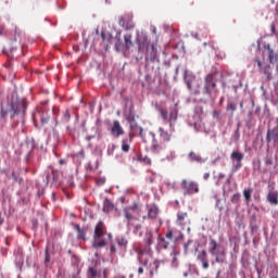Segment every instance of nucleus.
Wrapping results in <instances>:
<instances>
[{"label":"nucleus","mask_w":278,"mask_h":278,"mask_svg":"<svg viewBox=\"0 0 278 278\" xmlns=\"http://www.w3.org/2000/svg\"><path fill=\"white\" fill-rule=\"evenodd\" d=\"M267 201L270 205H278V192L269 191L267 194Z\"/></svg>","instance_id":"4be33fe9"},{"label":"nucleus","mask_w":278,"mask_h":278,"mask_svg":"<svg viewBox=\"0 0 278 278\" xmlns=\"http://www.w3.org/2000/svg\"><path fill=\"white\" fill-rule=\"evenodd\" d=\"M92 138H93V137H91V136H87V137H86V140H89V141H90V140H92Z\"/></svg>","instance_id":"13d9d810"},{"label":"nucleus","mask_w":278,"mask_h":278,"mask_svg":"<svg viewBox=\"0 0 278 278\" xmlns=\"http://www.w3.org/2000/svg\"><path fill=\"white\" fill-rule=\"evenodd\" d=\"M103 210L104 212H112V210H114V204H112L110 200H105Z\"/></svg>","instance_id":"473e14b6"},{"label":"nucleus","mask_w":278,"mask_h":278,"mask_svg":"<svg viewBox=\"0 0 278 278\" xmlns=\"http://www.w3.org/2000/svg\"><path fill=\"white\" fill-rule=\"evenodd\" d=\"M0 225H3V217H1V212H0Z\"/></svg>","instance_id":"4d7b16f0"},{"label":"nucleus","mask_w":278,"mask_h":278,"mask_svg":"<svg viewBox=\"0 0 278 278\" xmlns=\"http://www.w3.org/2000/svg\"><path fill=\"white\" fill-rule=\"evenodd\" d=\"M271 28H273V31H275V26H273Z\"/></svg>","instance_id":"338daca9"},{"label":"nucleus","mask_w":278,"mask_h":278,"mask_svg":"<svg viewBox=\"0 0 278 278\" xmlns=\"http://www.w3.org/2000/svg\"><path fill=\"white\" fill-rule=\"evenodd\" d=\"M157 214H160V208L157 205L153 204L148 206V218L155 220V218H157Z\"/></svg>","instance_id":"6ab92c4d"},{"label":"nucleus","mask_w":278,"mask_h":278,"mask_svg":"<svg viewBox=\"0 0 278 278\" xmlns=\"http://www.w3.org/2000/svg\"><path fill=\"white\" fill-rule=\"evenodd\" d=\"M217 75L218 71L215 70L204 77L202 92L203 94H206L211 101H216V98L218 97Z\"/></svg>","instance_id":"7ed1b4c3"},{"label":"nucleus","mask_w":278,"mask_h":278,"mask_svg":"<svg viewBox=\"0 0 278 278\" xmlns=\"http://www.w3.org/2000/svg\"><path fill=\"white\" fill-rule=\"evenodd\" d=\"M143 162H146V164H148L149 166H151V159L149 157H144Z\"/></svg>","instance_id":"a18cd8bd"},{"label":"nucleus","mask_w":278,"mask_h":278,"mask_svg":"<svg viewBox=\"0 0 278 278\" xmlns=\"http://www.w3.org/2000/svg\"><path fill=\"white\" fill-rule=\"evenodd\" d=\"M131 34L124 35L125 49H131L134 47V41H131Z\"/></svg>","instance_id":"b1692460"},{"label":"nucleus","mask_w":278,"mask_h":278,"mask_svg":"<svg viewBox=\"0 0 278 278\" xmlns=\"http://www.w3.org/2000/svg\"><path fill=\"white\" fill-rule=\"evenodd\" d=\"M265 164H273V161H270L269 159H267L266 161H265Z\"/></svg>","instance_id":"6e6d98bb"},{"label":"nucleus","mask_w":278,"mask_h":278,"mask_svg":"<svg viewBox=\"0 0 278 278\" xmlns=\"http://www.w3.org/2000/svg\"><path fill=\"white\" fill-rule=\"evenodd\" d=\"M173 121H177V111L169 113V125H173Z\"/></svg>","instance_id":"c9c22d12"},{"label":"nucleus","mask_w":278,"mask_h":278,"mask_svg":"<svg viewBox=\"0 0 278 278\" xmlns=\"http://www.w3.org/2000/svg\"><path fill=\"white\" fill-rule=\"evenodd\" d=\"M218 179H225V174H218Z\"/></svg>","instance_id":"5fc2aeb1"},{"label":"nucleus","mask_w":278,"mask_h":278,"mask_svg":"<svg viewBox=\"0 0 278 278\" xmlns=\"http://www.w3.org/2000/svg\"><path fill=\"white\" fill-rule=\"evenodd\" d=\"M230 160L232 162L231 173H238L242 168V160H244V154L240 151H232L230 154Z\"/></svg>","instance_id":"6e6552de"},{"label":"nucleus","mask_w":278,"mask_h":278,"mask_svg":"<svg viewBox=\"0 0 278 278\" xmlns=\"http://www.w3.org/2000/svg\"><path fill=\"white\" fill-rule=\"evenodd\" d=\"M240 108H241V110H242V108H244V102H240Z\"/></svg>","instance_id":"bf43d9fd"},{"label":"nucleus","mask_w":278,"mask_h":278,"mask_svg":"<svg viewBox=\"0 0 278 278\" xmlns=\"http://www.w3.org/2000/svg\"><path fill=\"white\" fill-rule=\"evenodd\" d=\"M142 212V204L134 202L132 205L127 206L123 210L124 218H126L127 225H131V220H135L136 217L134 214H140Z\"/></svg>","instance_id":"0eeeda50"},{"label":"nucleus","mask_w":278,"mask_h":278,"mask_svg":"<svg viewBox=\"0 0 278 278\" xmlns=\"http://www.w3.org/2000/svg\"><path fill=\"white\" fill-rule=\"evenodd\" d=\"M144 273V269L142 267L138 268V275H142Z\"/></svg>","instance_id":"603ef678"},{"label":"nucleus","mask_w":278,"mask_h":278,"mask_svg":"<svg viewBox=\"0 0 278 278\" xmlns=\"http://www.w3.org/2000/svg\"><path fill=\"white\" fill-rule=\"evenodd\" d=\"M165 238H167V240H173V230H168L165 235Z\"/></svg>","instance_id":"ea45409f"},{"label":"nucleus","mask_w":278,"mask_h":278,"mask_svg":"<svg viewBox=\"0 0 278 278\" xmlns=\"http://www.w3.org/2000/svg\"><path fill=\"white\" fill-rule=\"evenodd\" d=\"M48 184H52L53 181H55V177L53 176V173L48 174L46 177Z\"/></svg>","instance_id":"4c0bfd02"},{"label":"nucleus","mask_w":278,"mask_h":278,"mask_svg":"<svg viewBox=\"0 0 278 278\" xmlns=\"http://www.w3.org/2000/svg\"><path fill=\"white\" fill-rule=\"evenodd\" d=\"M74 228L77 231V239L86 241L87 240L86 233H87L88 229L81 228V226H79V224H75Z\"/></svg>","instance_id":"aec40b11"},{"label":"nucleus","mask_w":278,"mask_h":278,"mask_svg":"<svg viewBox=\"0 0 278 278\" xmlns=\"http://www.w3.org/2000/svg\"><path fill=\"white\" fill-rule=\"evenodd\" d=\"M266 140L268 143L273 142L275 146H278V125L267 130Z\"/></svg>","instance_id":"f8f14e48"},{"label":"nucleus","mask_w":278,"mask_h":278,"mask_svg":"<svg viewBox=\"0 0 278 278\" xmlns=\"http://www.w3.org/2000/svg\"><path fill=\"white\" fill-rule=\"evenodd\" d=\"M110 252H111V255H116V253H118V255H124L123 252L118 250V245L115 243V241H111Z\"/></svg>","instance_id":"393cba45"},{"label":"nucleus","mask_w":278,"mask_h":278,"mask_svg":"<svg viewBox=\"0 0 278 278\" xmlns=\"http://www.w3.org/2000/svg\"><path fill=\"white\" fill-rule=\"evenodd\" d=\"M213 116L214 118H218L220 116V112L219 111H213Z\"/></svg>","instance_id":"37998d69"},{"label":"nucleus","mask_w":278,"mask_h":278,"mask_svg":"<svg viewBox=\"0 0 278 278\" xmlns=\"http://www.w3.org/2000/svg\"><path fill=\"white\" fill-rule=\"evenodd\" d=\"M185 81L187 84L188 90H192V83L194 81V75H185Z\"/></svg>","instance_id":"cd10ccee"},{"label":"nucleus","mask_w":278,"mask_h":278,"mask_svg":"<svg viewBox=\"0 0 278 278\" xmlns=\"http://www.w3.org/2000/svg\"><path fill=\"white\" fill-rule=\"evenodd\" d=\"M231 201H240V194L236 193L232 195Z\"/></svg>","instance_id":"79ce46f5"},{"label":"nucleus","mask_w":278,"mask_h":278,"mask_svg":"<svg viewBox=\"0 0 278 278\" xmlns=\"http://www.w3.org/2000/svg\"><path fill=\"white\" fill-rule=\"evenodd\" d=\"M189 157H190L191 162H199V163L203 162V157L195 154L194 152H190Z\"/></svg>","instance_id":"7c9ffc66"},{"label":"nucleus","mask_w":278,"mask_h":278,"mask_svg":"<svg viewBox=\"0 0 278 278\" xmlns=\"http://www.w3.org/2000/svg\"><path fill=\"white\" fill-rule=\"evenodd\" d=\"M208 253L215 257L216 264H224L225 260L227 257V252L225 251V248L216 241V239H210L208 242Z\"/></svg>","instance_id":"423d86ee"},{"label":"nucleus","mask_w":278,"mask_h":278,"mask_svg":"<svg viewBox=\"0 0 278 278\" xmlns=\"http://www.w3.org/2000/svg\"><path fill=\"white\" fill-rule=\"evenodd\" d=\"M254 62L257 64L260 68V73H263V75L266 76L267 81H270L273 79V71L270 70V64L260 61V59L255 58Z\"/></svg>","instance_id":"1a4fd4ad"},{"label":"nucleus","mask_w":278,"mask_h":278,"mask_svg":"<svg viewBox=\"0 0 278 278\" xmlns=\"http://www.w3.org/2000/svg\"><path fill=\"white\" fill-rule=\"evenodd\" d=\"M119 25L124 27V29H134V27H136L130 17H121Z\"/></svg>","instance_id":"a211bd4d"},{"label":"nucleus","mask_w":278,"mask_h":278,"mask_svg":"<svg viewBox=\"0 0 278 278\" xmlns=\"http://www.w3.org/2000/svg\"><path fill=\"white\" fill-rule=\"evenodd\" d=\"M139 131H140V136H142V127H138Z\"/></svg>","instance_id":"052dcab7"},{"label":"nucleus","mask_w":278,"mask_h":278,"mask_svg":"<svg viewBox=\"0 0 278 278\" xmlns=\"http://www.w3.org/2000/svg\"><path fill=\"white\" fill-rule=\"evenodd\" d=\"M203 46H204V47H207V42H204Z\"/></svg>","instance_id":"0e129e2a"},{"label":"nucleus","mask_w":278,"mask_h":278,"mask_svg":"<svg viewBox=\"0 0 278 278\" xmlns=\"http://www.w3.org/2000/svg\"><path fill=\"white\" fill-rule=\"evenodd\" d=\"M161 117L163 118V121H168L169 122V115H168V110L166 109H160L159 110Z\"/></svg>","instance_id":"72a5a7b5"},{"label":"nucleus","mask_w":278,"mask_h":278,"mask_svg":"<svg viewBox=\"0 0 278 278\" xmlns=\"http://www.w3.org/2000/svg\"><path fill=\"white\" fill-rule=\"evenodd\" d=\"M111 135L113 138H121V136H125V129L121 126V122L114 121L113 126L111 128Z\"/></svg>","instance_id":"9b49d317"},{"label":"nucleus","mask_w":278,"mask_h":278,"mask_svg":"<svg viewBox=\"0 0 278 278\" xmlns=\"http://www.w3.org/2000/svg\"><path fill=\"white\" fill-rule=\"evenodd\" d=\"M78 155H79L80 157H85V152H84V150H80V151L78 152Z\"/></svg>","instance_id":"864d4df0"},{"label":"nucleus","mask_w":278,"mask_h":278,"mask_svg":"<svg viewBox=\"0 0 278 278\" xmlns=\"http://www.w3.org/2000/svg\"><path fill=\"white\" fill-rule=\"evenodd\" d=\"M114 242L118 247V251L123 252V254L127 253L128 241L125 237H117Z\"/></svg>","instance_id":"4468645a"},{"label":"nucleus","mask_w":278,"mask_h":278,"mask_svg":"<svg viewBox=\"0 0 278 278\" xmlns=\"http://www.w3.org/2000/svg\"><path fill=\"white\" fill-rule=\"evenodd\" d=\"M140 229H142V225L138 224V225L135 227V231H140Z\"/></svg>","instance_id":"09e8293b"},{"label":"nucleus","mask_w":278,"mask_h":278,"mask_svg":"<svg viewBox=\"0 0 278 278\" xmlns=\"http://www.w3.org/2000/svg\"><path fill=\"white\" fill-rule=\"evenodd\" d=\"M184 277H188V271L184 273Z\"/></svg>","instance_id":"680f3d73"},{"label":"nucleus","mask_w":278,"mask_h":278,"mask_svg":"<svg viewBox=\"0 0 278 278\" xmlns=\"http://www.w3.org/2000/svg\"><path fill=\"white\" fill-rule=\"evenodd\" d=\"M5 34V28L3 26H0V36H3Z\"/></svg>","instance_id":"49530a36"},{"label":"nucleus","mask_w":278,"mask_h":278,"mask_svg":"<svg viewBox=\"0 0 278 278\" xmlns=\"http://www.w3.org/2000/svg\"><path fill=\"white\" fill-rule=\"evenodd\" d=\"M159 268H160V261H154V262L150 265V269H149V275H150V277H154L155 275H157Z\"/></svg>","instance_id":"5701e85b"},{"label":"nucleus","mask_w":278,"mask_h":278,"mask_svg":"<svg viewBox=\"0 0 278 278\" xmlns=\"http://www.w3.org/2000/svg\"><path fill=\"white\" fill-rule=\"evenodd\" d=\"M251 194H253V189H245L243 191V197H244L247 203H251Z\"/></svg>","instance_id":"2f4dec72"},{"label":"nucleus","mask_w":278,"mask_h":278,"mask_svg":"<svg viewBox=\"0 0 278 278\" xmlns=\"http://www.w3.org/2000/svg\"><path fill=\"white\" fill-rule=\"evenodd\" d=\"M203 179H205V180L210 179V173H205V174L203 175Z\"/></svg>","instance_id":"3c124183"},{"label":"nucleus","mask_w":278,"mask_h":278,"mask_svg":"<svg viewBox=\"0 0 278 278\" xmlns=\"http://www.w3.org/2000/svg\"><path fill=\"white\" fill-rule=\"evenodd\" d=\"M61 121L62 123H68L71 121V112L68 110L63 111Z\"/></svg>","instance_id":"c756f323"},{"label":"nucleus","mask_w":278,"mask_h":278,"mask_svg":"<svg viewBox=\"0 0 278 278\" xmlns=\"http://www.w3.org/2000/svg\"><path fill=\"white\" fill-rule=\"evenodd\" d=\"M170 141V134L164 130V128H159V138H153L152 141V151L156 155H164L166 160H173L175 153H170V156L166 154V149L168 142Z\"/></svg>","instance_id":"f257e3e1"},{"label":"nucleus","mask_w":278,"mask_h":278,"mask_svg":"<svg viewBox=\"0 0 278 278\" xmlns=\"http://www.w3.org/2000/svg\"><path fill=\"white\" fill-rule=\"evenodd\" d=\"M142 218H143V220H146V218H149V215L148 216H143Z\"/></svg>","instance_id":"e2e57ef3"},{"label":"nucleus","mask_w":278,"mask_h":278,"mask_svg":"<svg viewBox=\"0 0 278 278\" xmlns=\"http://www.w3.org/2000/svg\"><path fill=\"white\" fill-rule=\"evenodd\" d=\"M169 244L170 243L168 241H166L165 238L160 239L159 245H160L161 249L166 250V249H168Z\"/></svg>","instance_id":"f704fd0d"},{"label":"nucleus","mask_w":278,"mask_h":278,"mask_svg":"<svg viewBox=\"0 0 278 278\" xmlns=\"http://www.w3.org/2000/svg\"><path fill=\"white\" fill-rule=\"evenodd\" d=\"M26 110L27 103H25L24 100L11 102L9 110L3 109V105H1L0 118L5 121V118H8V114H10V118H14V116H25Z\"/></svg>","instance_id":"39448f33"},{"label":"nucleus","mask_w":278,"mask_h":278,"mask_svg":"<svg viewBox=\"0 0 278 278\" xmlns=\"http://www.w3.org/2000/svg\"><path fill=\"white\" fill-rule=\"evenodd\" d=\"M143 240L148 251H151V244H153V232L151 230L146 231Z\"/></svg>","instance_id":"412c9836"},{"label":"nucleus","mask_w":278,"mask_h":278,"mask_svg":"<svg viewBox=\"0 0 278 278\" xmlns=\"http://www.w3.org/2000/svg\"><path fill=\"white\" fill-rule=\"evenodd\" d=\"M126 121H128V123H135L136 122V116H134V114H129L127 117H126Z\"/></svg>","instance_id":"58836bf2"},{"label":"nucleus","mask_w":278,"mask_h":278,"mask_svg":"<svg viewBox=\"0 0 278 278\" xmlns=\"http://www.w3.org/2000/svg\"><path fill=\"white\" fill-rule=\"evenodd\" d=\"M89 273H90V276H91L92 278H96V277H97V271H96L94 268L90 267V268H89Z\"/></svg>","instance_id":"a19ab883"},{"label":"nucleus","mask_w":278,"mask_h":278,"mask_svg":"<svg viewBox=\"0 0 278 278\" xmlns=\"http://www.w3.org/2000/svg\"><path fill=\"white\" fill-rule=\"evenodd\" d=\"M137 45L139 53H146L147 62H155L157 60V48L151 43L147 35L137 36Z\"/></svg>","instance_id":"f03ea898"},{"label":"nucleus","mask_w":278,"mask_h":278,"mask_svg":"<svg viewBox=\"0 0 278 278\" xmlns=\"http://www.w3.org/2000/svg\"><path fill=\"white\" fill-rule=\"evenodd\" d=\"M227 184H230V180H229V179L227 180Z\"/></svg>","instance_id":"774afa93"},{"label":"nucleus","mask_w":278,"mask_h":278,"mask_svg":"<svg viewBox=\"0 0 278 278\" xmlns=\"http://www.w3.org/2000/svg\"><path fill=\"white\" fill-rule=\"evenodd\" d=\"M102 41L104 42V50L108 51L110 49V45H112V40L114 37L110 33H101Z\"/></svg>","instance_id":"f3484780"},{"label":"nucleus","mask_w":278,"mask_h":278,"mask_svg":"<svg viewBox=\"0 0 278 278\" xmlns=\"http://www.w3.org/2000/svg\"><path fill=\"white\" fill-rule=\"evenodd\" d=\"M237 105L233 102H228L226 110L227 112H230V116H233V112H236Z\"/></svg>","instance_id":"c85d7f7f"},{"label":"nucleus","mask_w":278,"mask_h":278,"mask_svg":"<svg viewBox=\"0 0 278 278\" xmlns=\"http://www.w3.org/2000/svg\"><path fill=\"white\" fill-rule=\"evenodd\" d=\"M138 124L130 123V129L134 131V129H137Z\"/></svg>","instance_id":"c03bdc74"},{"label":"nucleus","mask_w":278,"mask_h":278,"mask_svg":"<svg viewBox=\"0 0 278 278\" xmlns=\"http://www.w3.org/2000/svg\"><path fill=\"white\" fill-rule=\"evenodd\" d=\"M139 262L140 264H142L143 266H147L149 264V261L144 260V254H140L139 255Z\"/></svg>","instance_id":"e433bc0d"},{"label":"nucleus","mask_w":278,"mask_h":278,"mask_svg":"<svg viewBox=\"0 0 278 278\" xmlns=\"http://www.w3.org/2000/svg\"><path fill=\"white\" fill-rule=\"evenodd\" d=\"M134 132H129L128 138L122 140V151L124 153H129L130 144L135 138Z\"/></svg>","instance_id":"ddd939ff"},{"label":"nucleus","mask_w":278,"mask_h":278,"mask_svg":"<svg viewBox=\"0 0 278 278\" xmlns=\"http://www.w3.org/2000/svg\"><path fill=\"white\" fill-rule=\"evenodd\" d=\"M186 220H188V212L178 211L176 224L179 227H186Z\"/></svg>","instance_id":"dca6fc26"},{"label":"nucleus","mask_w":278,"mask_h":278,"mask_svg":"<svg viewBox=\"0 0 278 278\" xmlns=\"http://www.w3.org/2000/svg\"><path fill=\"white\" fill-rule=\"evenodd\" d=\"M60 164H64V161L61 160V161H60Z\"/></svg>","instance_id":"69168bd1"},{"label":"nucleus","mask_w":278,"mask_h":278,"mask_svg":"<svg viewBox=\"0 0 278 278\" xmlns=\"http://www.w3.org/2000/svg\"><path fill=\"white\" fill-rule=\"evenodd\" d=\"M181 188L185 191V194H198L199 192V184L194 181H189L184 179L181 181Z\"/></svg>","instance_id":"9d476101"},{"label":"nucleus","mask_w":278,"mask_h":278,"mask_svg":"<svg viewBox=\"0 0 278 278\" xmlns=\"http://www.w3.org/2000/svg\"><path fill=\"white\" fill-rule=\"evenodd\" d=\"M267 51H268V61L270 62V64H274L275 62H277V54L270 48V46H267Z\"/></svg>","instance_id":"a878e982"},{"label":"nucleus","mask_w":278,"mask_h":278,"mask_svg":"<svg viewBox=\"0 0 278 278\" xmlns=\"http://www.w3.org/2000/svg\"><path fill=\"white\" fill-rule=\"evenodd\" d=\"M197 260L202 262V268H204V270H207V268H210V262L207 261V251L202 250L201 252H199Z\"/></svg>","instance_id":"2eb2a0df"},{"label":"nucleus","mask_w":278,"mask_h":278,"mask_svg":"<svg viewBox=\"0 0 278 278\" xmlns=\"http://www.w3.org/2000/svg\"><path fill=\"white\" fill-rule=\"evenodd\" d=\"M34 118H40L41 125H47V123H49V117L42 115L40 111H37L36 113H34Z\"/></svg>","instance_id":"bb28decb"},{"label":"nucleus","mask_w":278,"mask_h":278,"mask_svg":"<svg viewBox=\"0 0 278 278\" xmlns=\"http://www.w3.org/2000/svg\"><path fill=\"white\" fill-rule=\"evenodd\" d=\"M51 262V258L49 257V252H46V263Z\"/></svg>","instance_id":"8fccbe9b"},{"label":"nucleus","mask_w":278,"mask_h":278,"mask_svg":"<svg viewBox=\"0 0 278 278\" xmlns=\"http://www.w3.org/2000/svg\"><path fill=\"white\" fill-rule=\"evenodd\" d=\"M208 46L212 47V49L216 50V46L214 41H208Z\"/></svg>","instance_id":"de8ad7c7"},{"label":"nucleus","mask_w":278,"mask_h":278,"mask_svg":"<svg viewBox=\"0 0 278 278\" xmlns=\"http://www.w3.org/2000/svg\"><path fill=\"white\" fill-rule=\"evenodd\" d=\"M112 240V233L105 230V225L103 222H99L94 227V235L92 247L93 249H103V247H108V242Z\"/></svg>","instance_id":"20e7f679"}]
</instances>
